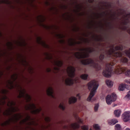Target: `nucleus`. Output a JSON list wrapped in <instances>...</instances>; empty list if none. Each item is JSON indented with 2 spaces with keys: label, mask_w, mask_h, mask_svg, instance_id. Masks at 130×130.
<instances>
[{
  "label": "nucleus",
  "mask_w": 130,
  "mask_h": 130,
  "mask_svg": "<svg viewBox=\"0 0 130 130\" xmlns=\"http://www.w3.org/2000/svg\"><path fill=\"white\" fill-rule=\"evenodd\" d=\"M94 51V49L90 48H83L80 52L76 53L75 56L78 58L87 57L89 56V53Z\"/></svg>",
  "instance_id": "nucleus-3"
},
{
  "label": "nucleus",
  "mask_w": 130,
  "mask_h": 130,
  "mask_svg": "<svg viewBox=\"0 0 130 130\" xmlns=\"http://www.w3.org/2000/svg\"><path fill=\"white\" fill-rule=\"evenodd\" d=\"M126 111L128 115H129V116L130 117V111Z\"/></svg>",
  "instance_id": "nucleus-38"
},
{
  "label": "nucleus",
  "mask_w": 130,
  "mask_h": 130,
  "mask_svg": "<svg viewBox=\"0 0 130 130\" xmlns=\"http://www.w3.org/2000/svg\"><path fill=\"white\" fill-rule=\"evenodd\" d=\"M123 48L122 45L116 46L115 47L113 45H111L110 46V49L107 52V54L109 57L113 56L116 57H119L123 55H125L130 58V48L128 50H126L123 53H122L121 52L116 51L118 50H121Z\"/></svg>",
  "instance_id": "nucleus-1"
},
{
  "label": "nucleus",
  "mask_w": 130,
  "mask_h": 130,
  "mask_svg": "<svg viewBox=\"0 0 130 130\" xmlns=\"http://www.w3.org/2000/svg\"><path fill=\"white\" fill-rule=\"evenodd\" d=\"M47 92L48 95L51 96L53 98H55V95L53 94V89L52 88L49 87L47 90Z\"/></svg>",
  "instance_id": "nucleus-12"
},
{
  "label": "nucleus",
  "mask_w": 130,
  "mask_h": 130,
  "mask_svg": "<svg viewBox=\"0 0 130 130\" xmlns=\"http://www.w3.org/2000/svg\"><path fill=\"white\" fill-rule=\"evenodd\" d=\"M104 58V55L101 54L100 56L99 59L101 60H102Z\"/></svg>",
  "instance_id": "nucleus-34"
},
{
  "label": "nucleus",
  "mask_w": 130,
  "mask_h": 130,
  "mask_svg": "<svg viewBox=\"0 0 130 130\" xmlns=\"http://www.w3.org/2000/svg\"><path fill=\"white\" fill-rule=\"evenodd\" d=\"M115 128L116 130H122V128L120 125L117 124L115 126Z\"/></svg>",
  "instance_id": "nucleus-24"
},
{
  "label": "nucleus",
  "mask_w": 130,
  "mask_h": 130,
  "mask_svg": "<svg viewBox=\"0 0 130 130\" xmlns=\"http://www.w3.org/2000/svg\"><path fill=\"white\" fill-rule=\"evenodd\" d=\"M119 14L122 15V17L121 19V21L123 24L126 25L129 22V19L130 18V13H125L124 10H121L119 12Z\"/></svg>",
  "instance_id": "nucleus-7"
},
{
  "label": "nucleus",
  "mask_w": 130,
  "mask_h": 130,
  "mask_svg": "<svg viewBox=\"0 0 130 130\" xmlns=\"http://www.w3.org/2000/svg\"><path fill=\"white\" fill-rule=\"evenodd\" d=\"M41 18H42V15H41ZM42 22V20H41V22Z\"/></svg>",
  "instance_id": "nucleus-48"
},
{
  "label": "nucleus",
  "mask_w": 130,
  "mask_h": 130,
  "mask_svg": "<svg viewBox=\"0 0 130 130\" xmlns=\"http://www.w3.org/2000/svg\"><path fill=\"white\" fill-rule=\"evenodd\" d=\"M115 14H113V15H115Z\"/></svg>",
  "instance_id": "nucleus-50"
},
{
  "label": "nucleus",
  "mask_w": 130,
  "mask_h": 130,
  "mask_svg": "<svg viewBox=\"0 0 130 130\" xmlns=\"http://www.w3.org/2000/svg\"><path fill=\"white\" fill-rule=\"evenodd\" d=\"M75 71L74 68L71 66L68 67L67 70V72L69 76L72 78L75 75Z\"/></svg>",
  "instance_id": "nucleus-10"
},
{
  "label": "nucleus",
  "mask_w": 130,
  "mask_h": 130,
  "mask_svg": "<svg viewBox=\"0 0 130 130\" xmlns=\"http://www.w3.org/2000/svg\"><path fill=\"white\" fill-rule=\"evenodd\" d=\"M55 64L58 66V67H60L63 64L62 61L59 60L55 61L54 62Z\"/></svg>",
  "instance_id": "nucleus-21"
},
{
  "label": "nucleus",
  "mask_w": 130,
  "mask_h": 130,
  "mask_svg": "<svg viewBox=\"0 0 130 130\" xmlns=\"http://www.w3.org/2000/svg\"><path fill=\"white\" fill-rule=\"evenodd\" d=\"M79 79V78L78 77H76L74 79V81L76 83H78Z\"/></svg>",
  "instance_id": "nucleus-32"
},
{
  "label": "nucleus",
  "mask_w": 130,
  "mask_h": 130,
  "mask_svg": "<svg viewBox=\"0 0 130 130\" xmlns=\"http://www.w3.org/2000/svg\"><path fill=\"white\" fill-rule=\"evenodd\" d=\"M76 118V119L77 121L78 122V123H82V120L78 117H77Z\"/></svg>",
  "instance_id": "nucleus-31"
},
{
  "label": "nucleus",
  "mask_w": 130,
  "mask_h": 130,
  "mask_svg": "<svg viewBox=\"0 0 130 130\" xmlns=\"http://www.w3.org/2000/svg\"><path fill=\"white\" fill-rule=\"evenodd\" d=\"M73 44V43H71V45H72Z\"/></svg>",
  "instance_id": "nucleus-44"
},
{
  "label": "nucleus",
  "mask_w": 130,
  "mask_h": 130,
  "mask_svg": "<svg viewBox=\"0 0 130 130\" xmlns=\"http://www.w3.org/2000/svg\"><path fill=\"white\" fill-rule=\"evenodd\" d=\"M121 113V111L119 109L116 110L114 111V112L115 116L117 117H119L120 116Z\"/></svg>",
  "instance_id": "nucleus-17"
},
{
  "label": "nucleus",
  "mask_w": 130,
  "mask_h": 130,
  "mask_svg": "<svg viewBox=\"0 0 130 130\" xmlns=\"http://www.w3.org/2000/svg\"><path fill=\"white\" fill-rule=\"evenodd\" d=\"M120 61L121 62L125 63H127L128 65H130V64L128 63V59L126 57H123L122 58L120 59Z\"/></svg>",
  "instance_id": "nucleus-16"
},
{
  "label": "nucleus",
  "mask_w": 130,
  "mask_h": 130,
  "mask_svg": "<svg viewBox=\"0 0 130 130\" xmlns=\"http://www.w3.org/2000/svg\"><path fill=\"white\" fill-rule=\"evenodd\" d=\"M45 120L46 122H48L50 121V119L49 117H47L45 118Z\"/></svg>",
  "instance_id": "nucleus-36"
},
{
  "label": "nucleus",
  "mask_w": 130,
  "mask_h": 130,
  "mask_svg": "<svg viewBox=\"0 0 130 130\" xmlns=\"http://www.w3.org/2000/svg\"><path fill=\"white\" fill-rule=\"evenodd\" d=\"M74 82V80L72 79L69 77L67 78L65 80V83L66 85H72Z\"/></svg>",
  "instance_id": "nucleus-13"
},
{
  "label": "nucleus",
  "mask_w": 130,
  "mask_h": 130,
  "mask_svg": "<svg viewBox=\"0 0 130 130\" xmlns=\"http://www.w3.org/2000/svg\"><path fill=\"white\" fill-rule=\"evenodd\" d=\"M79 99H80V95L79 94H78L76 96Z\"/></svg>",
  "instance_id": "nucleus-37"
},
{
  "label": "nucleus",
  "mask_w": 130,
  "mask_h": 130,
  "mask_svg": "<svg viewBox=\"0 0 130 130\" xmlns=\"http://www.w3.org/2000/svg\"><path fill=\"white\" fill-rule=\"evenodd\" d=\"M79 127V126L78 123H77L72 124L70 126L71 129H72L71 130H75V129L78 128Z\"/></svg>",
  "instance_id": "nucleus-14"
},
{
  "label": "nucleus",
  "mask_w": 130,
  "mask_h": 130,
  "mask_svg": "<svg viewBox=\"0 0 130 130\" xmlns=\"http://www.w3.org/2000/svg\"><path fill=\"white\" fill-rule=\"evenodd\" d=\"M88 86L89 89L91 90L87 99V100L89 102H92L94 100V98H92L96 92V90L99 86V84L96 81L93 80L89 82L88 84Z\"/></svg>",
  "instance_id": "nucleus-2"
},
{
  "label": "nucleus",
  "mask_w": 130,
  "mask_h": 130,
  "mask_svg": "<svg viewBox=\"0 0 130 130\" xmlns=\"http://www.w3.org/2000/svg\"><path fill=\"white\" fill-rule=\"evenodd\" d=\"M127 85L125 84H120L119 88V89L120 91H123Z\"/></svg>",
  "instance_id": "nucleus-18"
},
{
  "label": "nucleus",
  "mask_w": 130,
  "mask_h": 130,
  "mask_svg": "<svg viewBox=\"0 0 130 130\" xmlns=\"http://www.w3.org/2000/svg\"><path fill=\"white\" fill-rule=\"evenodd\" d=\"M116 105H114V106H113V107L115 106H116Z\"/></svg>",
  "instance_id": "nucleus-46"
},
{
  "label": "nucleus",
  "mask_w": 130,
  "mask_h": 130,
  "mask_svg": "<svg viewBox=\"0 0 130 130\" xmlns=\"http://www.w3.org/2000/svg\"><path fill=\"white\" fill-rule=\"evenodd\" d=\"M116 105H114V106H113V107L115 106H116Z\"/></svg>",
  "instance_id": "nucleus-47"
},
{
  "label": "nucleus",
  "mask_w": 130,
  "mask_h": 130,
  "mask_svg": "<svg viewBox=\"0 0 130 130\" xmlns=\"http://www.w3.org/2000/svg\"><path fill=\"white\" fill-rule=\"evenodd\" d=\"M125 130H130V129L128 128H127L125 129Z\"/></svg>",
  "instance_id": "nucleus-42"
},
{
  "label": "nucleus",
  "mask_w": 130,
  "mask_h": 130,
  "mask_svg": "<svg viewBox=\"0 0 130 130\" xmlns=\"http://www.w3.org/2000/svg\"><path fill=\"white\" fill-rule=\"evenodd\" d=\"M41 45L43 44V42L41 40Z\"/></svg>",
  "instance_id": "nucleus-43"
},
{
  "label": "nucleus",
  "mask_w": 130,
  "mask_h": 130,
  "mask_svg": "<svg viewBox=\"0 0 130 130\" xmlns=\"http://www.w3.org/2000/svg\"><path fill=\"white\" fill-rule=\"evenodd\" d=\"M124 72L125 74L127 76L130 77V69L127 70L125 67L121 68L117 66L114 70L112 74H119Z\"/></svg>",
  "instance_id": "nucleus-4"
},
{
  "label": "nucleus",
  "mask_w": 130,
  "mask_h": 130,
  "mask_svg": "<svg viewBox=\"0 0 130 130\" xmlns=\"http://www.w3.org/2000/svg\"><path fill=\"white\" fill-rule=\"evenodd\" d=\"M117 98V96L114 93H112L111 95H107L106 98L107 104L108 105L111 104L112 102L116 100Z\"/></svg>",
  "instance_id": "nucleus-8"
},
{
  "label": "nucleus",
  "mask_w": 130,
  "mask_h": 130,
  "mask_svg": "<svg viewBox=\"0 0 130 130\" xmlns=\"http://www.w3.org/2000/svg\"><path fill=\"white\" fill-rule=\"evenodd\" d=\"M127 84H130V79H126L124 81Z\"/></svg>",
  "instance_id": "nucleus-33"
},
{
  "label": "nucleus",
  "mask_w": 130,
  "mask_h": 130,
  "mask_svg": "<svg viewBox=\"0 0 130 130\" xmlns=\"http://www.w3.org/2000/svg\"><path fill=\"white\" fill-rule=\"evenodd\" d=\"M106 84L109 87H111L113 85L112 82L110 80L107 79L106 80Z\"/></svg>",
  "instance_id": "nucleus-20"
},
{
  "label": "nucleus",
  "mask_w": 130,
  "mask_h": 130,
  "mask_svg": "<svg viewBox=\"0 0 130 130\" xmlns=\"http://www.w3.org/2000/svg\"><path fill=\"white\" fill-rule=\"evenodd\" d=\"M118 122V121L117 119H113L109 120L108 123L109 125H112L115 124L116 123Z\"/></svg>",
  "instance_id": "nucleus-15"
},
{
  "label": "nucleus",
  "mask_w": 130,
  "mask_h": 130,
  "mask_svg": "<svg viewBox=\"0 0 130 130\" xmlns=\"http://www.w3.org/2000/svg\"><path fill=\"white\" fill-rule=\"evenodd\" d=\"M93 1V0H89V2L90 3H92Z\"/></svg>",
  "instance_id": "nucleus-41"
},
{
  "label": "nucleus",
  "mask_w": 130,
  "mask_h": 130,
  "mask_svg": "<svg viewBox=\"0 0 130 130\" xmlns=\"http://www.w3.org/2000/svg\"><path fill=\"white\" fill-rule=\"evenodd\" d=\"M122 118L123 121L125 122L128 121L130 120V116L126 111L122 115Z\"/></svg>",
  "instance_id": "nucleus-11"
},
{
  "label": "nucleus",
  "mask_w": 130,
  "mask_h": 130,
  "mask_svg": "<svg viewBox=\"0 0 130 130\" xmlns=\"http://www.w3.org/2000/svg\"><path fill=\"white\" fill-rule=\"evenodd\" d=\"M89 130H92L91 129H90Z\"/></svg>",
  "instance_id": "nucleus-45"
},
{
  "label": "nucleus",
  "mask_w": 130,
  "mask_h": 130,
  "mask_svg": "<svg viewBox=\"0 0 130 130\" xmlns=\"http://www.w3.org/2000/svg\"><path fill=\"white\" fill-rule=\"evenodd\" d=\"M47 71L48 72H49L51 71V69H47Z\"/></svg>",
  "instance_id": "nucleus-40"
},
{
  "label": "nucleus",
  "mask_w": 130,
  "mask_h": 130,
  "mask_svg": "<svg viewBox=\"0 0 130 130\" xmlns=\"http://www.w3.org/2000/svg\"><path fill=\"white\" fill-rule=\"evenodd\" d=\"M93 127L95 130H100V127L98 124H94L93 125Z\"/></svg>",
  "instance_id": "nucleus-25"
},
{
  "label": "nucleus",
  "mask_w": 130,
  "mask_h": 130,
  "mask_svg": "<svg viewBox=\"0 0 130 130\" xmlns=\"http://www.w3.org/2000/svg\"><path fill=\"white\" fill-rule=\"evenodd\" d=\"M124 99L127 101H128L130 99V90L128 92L127 95L125 96Z\"/></svg>",
  "instance_id": "nucleus-23"
},
{
  "label": "nucleus",
  "mask_w": 130,
  "mask_h": 130,
  "mask_svg": "<svg viewBox=\"0 0 130 130\" xmlns=\"http://www.w3.org/2000/svg\"><path fill=\"white\" fill-rule=\"evenodd\" d=\"M113 63L106 64L105 68L103 70V75L105 77H109L111 76L112 74V66L114 65Z\"/></svg>",
  "instance_id": "nucleus-6"
},
{
  "label": "nucleus",
  "mask_w": 130,
  "mask_h": 130,
  "mask_svg": "<svg viewBox=\"0 0 130 130\" xmlns=\"http://www.w3.org/2000/svg\"><path fill=\"white\" fill-rule=\"evenodd\" d=\"M98 106H99L98 104L95 105L94 107V110L95 111H96L98 110Z\"/></svg>",
  "instance_id": "nucleus-35"
},
{
  "label": "nucleus",
  "mask_w": 130,
  "mask_h": 130,
  "mask_svg": "<svg viewBox=\"0 0 130 130\" xmlns=\"http://www.w3.org/2000/svg\"><path fill=\"white\" fill-rule=\"evenodd\" d=\"M122 29L124 30H126L127 32L130 34V28L125 26L122 28Z\"/></svg>",
  "instance_id": "nucleus-27"
},
{
  "label": "nucleus",
  "mask_w": 130,
  "mask_h": 130,
  "mask_svg": "<svg viewBox=\"0 0 130 130\" xmlns=\"http://www.w3.org/2000/svg\"><path fill=\"white\" fill-rule=\"evenodd\" d=\"M77 100L76 98L74 97H71L69 100V102L70 104L75 102Z\"/></svg>",
  "instance_id": "nucleus-22"
},
{
  "label": "nucleus",
  "mask_w": 130,
  "mask_h": 130,
  "mask_svg": "<svg viewBox=\"0 0 130 130\" xmlns=\"http://www.w3.org/2000/svg\"><path fill=\"white\" fill-rule=\"evenodd\" d=\"M14 104V103L12 101H9L7 104V105L8 106H11L12 105Z\"/></svg>",
  "instance_id": "nucleus-30"
},
{
  "label": "nucleus",
  "mask_w": 130,
  "mask_h": 130,
  "mask_svg": "<svg viewBox=\"0 0 130 130\" xmlns=\"http://www.w3.org/2000/svg\"><path fill=\"white\" fill-rule=\"evenodd\" d=\"M20 98L23 97L25 98L27 102L30 101L31 100L30 96L28 94L26 93L25 91L24 90L20 91L19 95Z\"/></svg>",
  "instance_id": "nucleus-9"
},
{
  "label": "nucleus",
  "mask_w": 130,
  "mask_h": 130,
  "mask_svg": "<svg viewBox=\"0 0 130 130\" xmlns=\"http://www.w3.org/2000/svg\"><path fill=\"white\" fill-rule=\"evenodd\" d=\"M88 75L87 74H83L80 76L81 78L84 80L86 79L88 77Z\"/></svg>",
  "instance_id": "nucleus-26"
},
{
  "label": "nucleus",
  "mask_w": 130,
  "mask_h": 130,
  "mask_svg": "<svg viewBox=\"0 0 130 130\" xmlns=\"http://www.w3.org/2000/svg\"><path fill=\"white\" fill-rule=\"evenodd\" d=\"M82 128L83 130H88V128L87 126L84 125L82 126Z\"/></svg>",
  "instance_id": "nucleus-29"
},
{
  "label": "nucleus",
  "mask_w": 130,
  "mask_h": 130,
  "mask_svg": "<svg viewBox=\"0 0 130 130\" xmlns=\"http://www.w3.org/2000/svg\"><path fill=\"white\" fill-rule=\"evenodd\" d=\"M55 69L57 70H59V69L58 68H55Z\"/></svg>",
  "instance_id": "nucleus-39"
},
{
  "label": "nucleus",
  "mask_w": 130,
  "mask_h": 130,
  "mask_svg": "<svg viewBox=\"0 0 130 130\" xmlns=\"http://www.w3.org/2000/svg\"><path fill=\"white\" fill-rule=\"evenodd\" d=\"M59 107L62 110H64L65 108L63 103H61L60 104Z\"/></svg>",
  "instance_id": "nucleus-28"
},
{
  "label": "nucleus",
  "mask_w": 130,
  "mask_h": 130,
  "mask_svg": "<svg viewBox=\"0 0 130 130\" xmlns=\"http://www.w3.org/2000/svg\"><path fill=\"white\" fill-rule=\"evenodd\" d=\"M36 107L35 105L34 104H32L30 105L29 107V109H32L34 110L33 113H35L36 112V111H37V110H36Z\"/></svg>",
  "instance_id": "nucleus-19"
},
{
  "label": "nucleus",
  "mask_w": 130,
  "mask_h": 130,
  "mask_svg": "<svg viewBox=\"0 0 130 130\" xmlns=\"http://www.w3.org/2000/svg\"><path fill=\"white\" fill-rule=\"evenodd\" d=\"M41 26L42 25L41 24Z\"/></svg>",
  "instance_id": "nucleus-49"
},
{
  "label": "nucleus",
  "mask_w": 130,
  "mask_h": 130,
  "mask_svg": "<svg viewBox=\"0 0 130 130\" xmlns=\"http://www.w3.org/2000/svg\"><path fill=\"white\" fill-rule=\"evenodd\" d=\"M81 62L84 64H90V66L95 68L97 70H99L101 69L100 66L96 63L93 60L91 59H82L81 60Z\"/></svg>",
  "instance_id": "nucleus-5"
}]
</instances>
